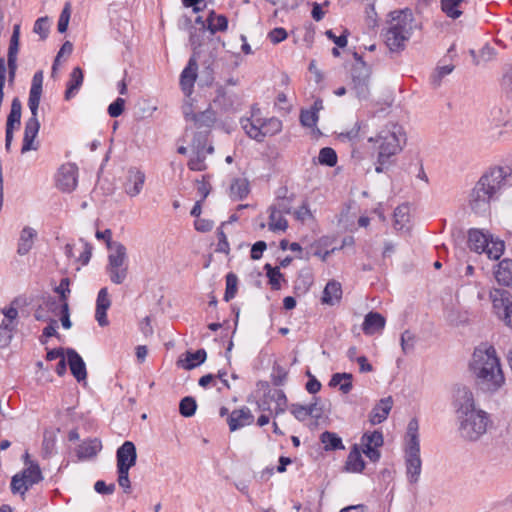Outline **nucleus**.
<instances>
[{"instance_id": "obj_6", "label": "nucleus", "mask_w": 512, "mask_h": 512, "mask_svg": "<svg viewBox=\"0 0 512 512\" xmlns=\"http://www.w3.org/2000/svg\"><path fill=\"white\" fill-rule=\"evenodd\" d=\"M106 273L113 284L120 285L125 282L128 276L127 250L122 243L115 245L108 255Z\"/></svg>"}, {"instance_id": "obj_22", "label": "nucleus", "mask_w": 512, "mask_h": 512, "mask_svg": "<svg viewBox=\"0 0 512 512\" xmlns=\"http://www.w3.org/2000/svg\"><path fill=\"white\" fill-rule=\"evenodd\" d=\"M102 449L101 441L97 438L83 441L76 449V455L79 460L92 458Z\"/></svg>"}, {"instance_id": "obj_52", "label": "nucleus", "mask_w": 512, "mask_h": 512, "mask_svg": "<svg viewBox=\"0 0 512 512\" xmlns=\"http://www.w3.org/2000/svg\"><path fill=\"white\" fill-rule=\"evenodd\" d=\"M238 278L236 274L230 272L226 275V289L224 293V300L229 302L237 293Z\"/></svg>"}, {"instance_id": "obj_35", "label": "nucleus", "mask_w": 512, "mask_h": 512, "mask_svg": "<svg viewBox=\"0 0 512 512\" xmlns=\"http://www.w3.org/2000/svg\"><path fill=\"white\" fill-rule=\"evenodd\" d=\"M265 397H269L270 401H274L276 403V407L274 409L275 416L283 414L286 411L287 397L283 390H281V389L271 390L270 389V390H268L267 393H265Z\"/></svg>"}, {"instance_id": "obj_42", "label": "nucleus", "mask_w": 512, "mask_h": 512, "mask_svg": "<svg viewBox=\"0 0 512 512\" xmlns=\"http://www.w3.org/2000/svg\"><path fill=\"white\" fill-rule=\"evenodd\" d=\"M56 436L53 431L45 430L42 441V455L44 458H50L55 454Z\"/></svg>"}, {"instance_id": "obj_49", "label": "nucleus", "mask_w": 512, "mask_h": 512, "mask_svg": "<svg viewBox=\"0 0 512 512\" xmlns=\"http://www.w3.org/2000/svg\"><path fill=\"white\" fill-rule=\"evenodd\" d=\"M264 270L266 271V275L269 279V284L271 285V288L274 290H279L281 287L280 280L283 277L279 268L273 267L271 264L267 263L264 266Z\"/></svg>"}, {"instance_id": "obj_34", "label": "nucleus", "mask_w": 512, "mask_h": 512, "mask_svg": "<svg viewBox=\"0 0 512 512\" xmlns=\"http://www.w3.org/2000/svg\"><path fill=\"white\" fill-rule=\"evenodd\" d=\"M352 374L350 373H335L332 375L329 386L336 387L339 385V389L343 394H348L352 390Z\"/></svg>"}, {"instance_id": "obj_12", "label": "nucleus", "mask_w": 512, "mask_h": 512, "mask_svg": "<svg viewBox=\"0 0 512 512\" xmlns=\"http://www.w3.org/2000/svg\"><path fill=\"white\" fill-rule=\"evenodd\" d=\"M145 173L136 167H131L127 171L126 181L124 182V191L130 197L139 195L145 183Z\"/></svg>"}, {"instance_id": "obj_33", "label": "nucleus", "mask_w": 512, "mask_h": 512, "mask_svg": "<svg viewBox=\"0 0 512 512\" xmlns=\"http://www.w3.org/2000/svg\"><path fill=\"white\" fill-rule=\"evenodd\" d=\"M207 357V353L204 349H198L194 352H186L185 359L181 360L182 367L185 370H192L197 366L201 365Z\"/></svg>"}, {"instance_id": "obj_46", "label": "nucleus", "mask_w": 512, "mask_h": 512, "mask_svg": "<svg viewBox=\"0 0 512 512\" xmlns=\"http://www.w3.org/2000/svg\"><path fill=\"white\" fill-rule=\"evenodd\" d=\"M204 146L198 147L196 153L189 159L188 168L192 171H203L206 169Z\"/></svg>"}, {"instance_id": "obj_2", "label": "nucleus", "mask_w": 512, "mask_h": 512, "mask_svg": "<svg viewBox=\"0 0 512 512\" xmlns=\"http://www.w3.org/2000/svg\"><path fill=\"white\" fill-rule=\"evenodd\" d=\"M469 369L477 386L483 391L496 392L505 383L500 359L492 345L481 343L474 349Z\"/></svg>"}, {"instance_id": "obj_9", "label": "nucleus", "mask_w": 512, "mask_h": 512, "mask_svg": "<svg viewBox=\"0 0 512 512\" xmlns=\"http://www.w3.org/2000/svg\"><path fill=\"white\" fill-rule=\"evenodd\" d=\"M78 168L75 164L62 165L57 174V187L63 192H72L77 186Z\"/></svg>"}, {"instance_id": "obj_50", "label": "nucleus", "mask_w": 512, "mask_h": 512, "mask_svg": "<svg viewBox=\"0 0 512 512\" xmlns=\"http://www.w3.org/2000/svg\"><path fill=\"white\" fill-rule=\"evenodd\" d=\"M261 122L264 138L275 135L282 130V122L278 118L271 117Z\"/></svg>"}, {"instance_id": "obj_1", "label": "nucleus", "mask_w": 512, "mask_h": 512, "mask_svg": "<svg viewBox=\"0 0 512 512\" xmlns=\"http://www.w3.org/2000/svg\"><path fill=\"white\" fill-rule=\"evenodd\" d=\"M511 186L512 167L492 166L480 176L470 190L468 205L474 213L483 214L489 210L491 202L499 199Z\"/></svg>"}, {"instance_id": "obj_5", "label": "nucleus", "mask_w": 512, "mask_h": 512, "mask_svg": "<svg viewBox=\"0 0 512 512\" xmlns=\"http://www.w3.org/2000/svg\"><path fill=\"white\" fill-rule=\"evenodd\" d=\"M459 419V432L463 439L477 441L483 436L490 422L489 415L483 410H476L462 416Z\"/></svg>"}, {"instance_id": "obj_25", "label": "nucleus", "mask_w": 512, "mask_h": 512, "mask_svg": "<svg viewBox=\"0 0 512 512\" xmlns=\"http://www.w3.org/2000/svg\"><path fill=\"white\" fill-rule=\"evenodd\" d=\"M261 119L245 118L241 120V126L245 133L252 139L258 142L264 140V133L261 125Z\"/></svg>"}, {"instance_id": "obj_21", "label": "nucleus", "mask_w": 512, "mask_h": 512, "mask_svg": "<svg viewBox=\"0 0 512 512\" xmlns=\"http://www.w3.org/2000/svg\"><path fill=\"white\" fill-rule=\"evenodd\" d=\"M385 323L386 320L380 313L369 312L364 318L362 330L366 335H373L382 331L385 327Z\"/></svg>"}, {"instance_id": "obj_16", "label": "nucleus", "mask_w": 512, "mask_h": 512, "mask_svg": "<svg viewBox=\"0 0 512 512\" xmlns=\"http://www.w3.org/2000/svg\"><path fill=\"white\" fill-rule=\"evenodd\" d=\"M183 113H184L185 119L189 120V121H193L198 128H202V127L209 128L216 121V114L210 107H208L206 110H204L202 112L194 113L191 109V106H189L184 109Z\"/></svg>"}, {"instance_id": "obj_63", "label": "nucleus", "mask_w": 512, "mask_h": 512, "mask_svg": "<svg viewBox=\"0 0 512 512\" xmlns=\"http://www.w3.org/2000/svg\"><path fill=\"white\" fill-rule=\"evenodd\" d=\"M288 37L287 31L282 27H276L272 29L269 33L267 38L270 40L273 44H279L286 40Z\"/></svg>"}, {"instance_id": "obj_41", "label": "nucleus", "mask_w": 512, "mask_h": 512, "mask_svg": "<svg viewBox=\"0 0 512 512\" xmlns=\"http://www.w3.org/2000/svg\"><path fill=\"white\" fill-rule=\"evenodd\" d=\"M419 424L416 418H413L409 421L407 426V443L405 448H420L419 441Z\"/></svg>"}, {"instance_id": "obj_13", "label": "nucleus", "mask_w": 512, "mask_h": 512, "mask_svg": "<svg viewBox=\"0 0 512 512\" xmlns=\"http://www.w3.org/2000/svg\"><path fill=\"white\" fill-rule=\"evenodd\" d=\"M254 422V415L251 410L244 406L240 409L233 410L227 417V424L230 431L239 430L245 426H249Z\"/></svg>"}, {"instance_id": "obj_60", "label": "nucleus", "mask_w": 512, "mask_h": 512, "mask_svg": "<svg viewBox=\"0 0 512 512\" xmlns=\"http://www.w3.org/2000/svg\"><path fill=\"white\" fill-rule=\"evenodd\" d=\"M290 412L299 421H304L311 416L310 408H306L305 405L301 404H291Z\"/></svg>"}, {"instance_id": "obj_17", "label": "nucleus", "mask_w": 512, "mask_h": 512, "mask_svg": "<svg viewBox=\"0 0 512 512\" xmlns=\"http://www.w3.org/2000/svg\"><path fill=\"white\" fill-rule=\"evenodd\" d=\"M111 306L108 289L103 287L99 290L96 300L95 318L101 327L107 326L109 321L107 319V310Z\"/></svg>"}, {"instance_id": "obj_62", "label": "nucleus", "mask_w": 512, "mask_h": 512, "mask_svg": "<svg viewBox=\"0 0 512 512\" xmlns=\"http://www.w3.org/2000/svg\"><path fill=\"white\" fill-rule=\"evenodd\" d=\"M124 108L125 100L123 98L118 97L108 106L107 112L110 117L116 118L123 113Z\"/></svg>"}, {"instance_id": "obj_14", "label": "nucleus", "mask_w": 512, "mask_h": 512, "mask_svg": "<svg viewBox=\"0 0 512 512\" xmlns=\"http://www.w3.org/2000/svg\"><path fill=\"white\" fill-rule=\"evenodd\" d=\"M66 356L71 374L78 382L84 381L87 378V370L83 358L73 348H66Z\"/></svg>"}, {"instance_id": "obj_39", "label": "nucleus", "mask_w": 512, "mask_h": 512, "mask_svg": "<svg viewBox=\"0 0 512 512\" xmlns=\"http://www.w3.org/2000/svg\"><path fill=\"white\" fill-rule=\"evenodd\" d=\"M20 476L23 477L30 486L39 483L43 479L40 467L36 462H29V465L22 471Z\"/></svg>"}, {"instance_id": "obj_55", "label": "nucleus", "mask_w": 512, "mask_h": 512, "mask_svg": "<svg viewBox=\"0 0 512 512\" xmlns=\"http://www.w3.org/2000/svg\"><path fill=\"white\" fill-rule=\"evenodd\" d=\"M319 120V116L315 111H312L310 109L301 110L300 112V123L304 127L312 128L316 126L317 122Z\"/></svg>"}, {"instance_id": "obj_40", "label": "nucleus", "mask_w": 512, "mask_h": 512, "mask_svg": "<svg viewBox=\"0 0 512 512\" xmlns=\"http://www.w3.org/2000/svg\"><path fill=\"white\" fill-rule=\"evenodd\" d=\"M207 28H190L189 42L193 49L194 55L199 54L200 47L204 44Z\"/></svg>"}, {"instance_id": "obj_53", "label": "nucleus", "mask_w": 512, "mask_h": 512, "mask_svg": "<svg viewBox=\"0 0 512 512\" xmlns=\"http://www.w3.org/2000/svg\"><path fill=\"white\" fill-rule=\"evenodd\" d=\"M42 92H38V87L30 88L28 106L31 111V117L38 118V108Z\"/></svg>"}, {"instance_id": "obj_58", "label": "nucleus", "mask_w": 512, "mask_h": 512, "mask_svg": "<svg viewBox=\"0 0 512 512\" xmlns=\"http://www.w3.org/2000/svg\"><path fill=\"white\" fill-rule=\"evenodd\" d=\"M454 70V65H443L436 69V73L432 76L431 82L434 87H438L441 84L442 79L449 75Z\"/></svg>"}, {"instance_id": "obj_11", "label": "nucleus", "mask_w": 512, "mask_h": 512, "mask_svg": "<svg viewBox=\"0 0 512 512\" xmlns=\"http://www.w3.org/2000/svg\"><path fill=\"white\" fill-rule=\"evenodd\" d=\"M117 469L130 470L137 461L136 446L131 441H125L116 451Z\"/></svg>"}, {"instance_id": "obj_36", "label": "nucleus", "mask_w": 512, "mask_h": 512, "mask_svg": "<svg viewBox=\"0 0 512 512\" xmlns=\"http://www.w3.org/2000/svg\"><path fill=\"white\" fill-rule=\"evenodd\" d=\"M410 221V208L408 204H401L394 210V228L403 230Z\"/></svg>"}, {"instance_id": "obj_19", "label": "nucleus", "mask_w": 512, "mask_h": 512, "mask_svg": "<svg viewBox=\"0 0 512 512\" xmlns=\"http://www.w3.org/2000/svg\"><path fill=\"white\" fill-rule=\"evenodd\" d=\"M198 64L195 57H191L187 66L184 68L180 75V85L183 92L187 95L192 93L194 83L197 78Z\"/></svg>"}, {"instance_id": "obj_29", "label": "nucleus", "mask_w": 512, "mask_h": 512, "mask_svg": "<svg viewBox=\"0 0 512 512\" xmlns=\"http://www.w3.org/2000/svg\"><path fill=\"white\" fill-rule=\"evenodd\" d=\"M496 280L505 286L512 284V259H503L495 272Z\"/></svg>"}, {"instance_id": "obj_8", "label": "nucleus", "mask_w": 512, "mask_h": 512, "mask_svg": "<svg viewBox=\"0 0 512 512\" xmlns=\"http://www.w3.org/2000/svg\"><path fill=\"white\" fill-rule=\"evenodd\" d=\"M370 75L371 68L367 65V63H360V65L352 66V90L354 91L356 97L360 100H365L369 96Z\"/></svg>"}, {"instance_id": "obj_10", "label": "nucleus", "mask_w": 512, "mask_h": 512, "mask_svg": "<svg viewBox=\"0 0 512 512\" xmlns=\"http://www.w3.org/2000/svg\"><path fill=\"white\" fill-rule=\"evenodd\" d=\"M406 475L410 483H417L421 474L420 448H405Z\"/></svg>"}, {"instance_id": "obj_26", "label": "nucleus", "mask_w": 512, "mask_h": 512, "mask_svg": "<svg viewBox=\"0 0 512 512\" xmlns=\"http://www.w3.org/2000/svg\"><path fill=\"white\" fill-rule=\"evenodd\" d=\"M341 297V284L335 280L329 281L324 288L322 302L328 305H334Z\"/></svg>"}, {"instance_id": "obj_23", "label": "nucleus", "mask_w": 512, "mask_h": 512, "mask_svg": "<svg viewBox=\"0 0 512 512\" xmlns=\"http://www.w3.org/2000/svg\"><path fill=\"white\" fill-rule=\"evenodd\" d=\"M489 239L490 235L484 234L479 229H470L468 232V246L476 253H482L487 249Z\"/></svg>"}, {"instance_id": "obj_43", "label": "nucleus", "mask_w": 512, "mask_h": 512, "mask_svg": "<svg viewBox=\"0 0 512 512\" xmlns=\"http://www.w3.org/2000/svg\"><path fill=\"white\" fill-rule=\"evenodd\" d=\"M505 250L504 241L500 239H493L490 236L488 241V247L483 252H485L489 259L498 260Z\"/></svg>"}, {"instance_id": "obj_32", "label": "nucleus", "mask_w": 512, "mask_h": 512, "mask_svg": "<svg viewBox=\"0 0 512 512\" xmlns=\"http://www.w3.org/2000/svg\"><path fill=\"white\" fill-rule=\"evenodd\" d=\"M36 237V231L31 227H25L21 231L17 253L26 255L33 246V240Z\"/></svg>"}, {"instance_id": "obj_54", "label": "nucleus", "mask_w": 512, "mask_h": 512, "mask_svg": "<svg viewBox=\"0 0 512 512\" xmlns=\"http://www.w3.org/2000/svg\"><path fill=\"white\" fill-rule=\"evenodd\" d=\"M288 377L287 370L280 366L274 365L271 373V381L274 386H282L285 384Z\"/></svg>"}, {"instance_id": "obj_56", "label": "nucleus", "mask_w": 512, "mask_h": 512, "mask_svg": "<svg viewBox=\"0 0 512 512\" xmlns=\"http://www.w3.org/2000/svg\"><path fill=\"white\" fill-rule=\"evenodd\" d=\"M292 201H293V195L290 197L286 196H277V203L270 206V208H275L279 211V213L282 214H290L292 209Z\"/></svg>"}, {"instance_id": "obj_38", "label": "nucleus", "mask_w": 512, "mask_h": 512, "mask_svg": "<svg viewBox=\"0 0 512 512\" xmlns=\"http://www.w3.org/2000/svg\"><path fill=\"white\" fill-rule=\"evenodd\" d=\"M269 223L268 227L270 231H285L288 228V222L284 218V214L279 213L275 208H269Z\"/></svg>"}, {"instance_id": "obj_4", "label": "nucleus", "mask_w": 512, "mask_h": 512, "mask_svg": "<svg viewBox=\"0 0 512 512\" xmlns=\"http://www.w3.org/2000/svg\"><path fill=\"white\" fill-rule=\"evenodd\" d=\"M390 25L385 31V44L391 52L404 50L413 31V13L409 8L390 12Z\"/></svg>"}, {"instance_id": "obj_30", "label": "nucleus", "mask_w": 512, "mask_h": 512, "mask_svg": "<svg viewBox=\"0 0 512 512\" xmlns=\"http://www.w3.org/2000/svg\"><path fill=\"white\" fill-rule=\"evenodd\" d=\"M320 441L323 444L325 451L344 450L345 446L341 437L335 432L324 431L320 435Z\"/></svg>"}, {"instance_id": "obj_15", "label": "nucleus", "mask_w": 512, "mask_h": 512, "mask_svg": "<svg viewBox=\"0 0 512 512\" xmlns=\"http://www.w3.org/2000/svg\"><path fill=\"white\" fill-rule=\"evenodd\" d=\"M455 407L458 416L476 411L473 393L467 387L458 388L455 395Z\"/></svg>"}, {"instance_id": "obj_45", "label": "nucleus", "mask_w": 512, "mask_h": 512, "mask_svg": "<svg viewBox=\"0 0 512 512\" xmlns=\"http://www.w3.org/2000/svg\"><path fill=\"white\" fill-rule=\"evenodd\" d=\"M337 154L331 147L321 148L318 155V162L321 165L334 167L337 164Z\"/></svg>"}, {"instance_id": "obj_20", "label": "nucleus", "mask_w": 512, "mask_h": 512, "mask_svg": "<svg viewBox=\"0 0 512 512\" xmlns=\"http://www.w3.org/2000/svg\"><path fill=\"white\" fill-rule=\"evenodd\" d=\"M393 401L389 396L381 399L372 409L369 420L373 425L380 424L385 421L392 409Z\"/></svg>"}, {"instance_id": "obj_28", "label": "nucleus", "mask_w": 512, "mask_h": 512, "mask_svg": "<svg viewBox=\"0 0 512 512\" xmlns=\"http://www.w3.org/2000/svg\"><path fill=\"white\" fill-rule=\"evenodd\" d=\"M249 194V182L243 178L232 180L229 188V196L232 200H243Z\"/></svg>"}, {"instance_id": "obj_24", "label": "nucleus", "mask_w": 512, "mask_h": 512, "mask_svg": "<svg viewBox=\"0 0 512 512\" xmlns=\"http://www.w3.org/2000/svg\"><path fill=\"white\" fill-rule=\"evenodd\" d=\"M83 80L84 75L82 69L80 67L73 68L72 72L70 73V78L67 82L65 100L68 101L77 94V92L83 84Z\"/></svg>"}, {"instance_id": "obj_64", "label": "nucleus", "mask_w": 512, "mask_h": 512, "mask_svg": "<svg viewBox=\"0 0 512 512\" xmlns=\"http://www.w3.org/2000/svg\"><path fill=\"white\" fill-rule=\"evenodd\" d=\"M501 86L504 92L509 97H512V64L505 69V72L502 77Z\"/></svg>"}, {"instance_id": "obj_31", "label": "nucleus", "mask_w": 512, "mask_h": 512, "mask_svg": "<svg viewBox=\"0 0 512 512\" xmlns=\"http://www.w3.org/2000/svg\"><path fill=\"white\" fill-rule=\"evenodd\" d=\"M345 467L347 471L354 473H360L364 470L365 462L361 456V453L357 445H354V447L348 454Z\"/></svg>"}, {"instance_id": "obj_7", "label": "nucleus", "mask_w": 512, "mask_h": 512, "mask_svg": "<svg viewBox=\"0 0 512 512\" xmlns=\"http://www.w3.org/2000/svg\"><path fill=\"white\" fill-rule=\"evenodd\" d=\"M490 299L496 315L506 326L512 328V295L503 288H494L490 291Z\"/></svg>"}, {"instance_id": "obj_27", "label": "nucleus", "mask_w": 512, "mask_h": 512, "mask_svg": "<svg viewBox=\"0 0 512 512\" xmlns=\"http://www.w3.org/2000/svg\"><path fill=\"white\" fill-rule=\"evenodd\" d=\"M207 29L211 35L216 32H224L228 28V19L225 15L216 14L214 10L210 11L207 19Z\"/></svg>"}, {"instance_id": "obj_44", "label": "nucleus", "mask_w": 512, "mask_h": 512, "mask_svg": "<svg viewBox=\"0 0 512 512\" xmlns=\"http://www.w3.org/2000/svg\"><path fill=\"white\" fill-rule=\"evenodd\" d=\"M464 0H441L442 11L450 18L457 19L462 15L459 6Z\"/></svg>"}, {"instance_id": "obj_3", "label": "nucleus", "mask_w": 512, "mask_h": 512, "mask_svg": "<svg viewBox=\"0 0 512 512\" xmlns=\"http://www.w3.org/2000/svg\"><path fill=\"white\" fill-rule=\"evenodd\" d=\"M405 133L397 123H388L376 136L368 139L371 143L377 144V161L375 171L383 173L394 161L392 157L402 150V142L405 143Z\"/></svg>"}, {"instance_id": "obj_37", "label": "nucleus", "mask_w": 512, "mask_h": 512, "mask_svg": "<svg viewBox=\"0 0 512 512\" xmlns=\"http://www.w3.org/2000/svg\"><path fill=\"white\" fill-rule=\"evenodd\" d=\"M22 104L19 98L15 97L11 103V110L7 117L6 128L15 129L21 124Z\"/></svg>"}, {"instance_id": "obj_51", "label": "nucleus", "mask_w": 512, "mask_h": 512, "mask_svg": "<svg viewBox=\"0 0 512 512\" xmlns=\"http://www.w3.org/2000/svg\"><path fill=\"white\" fill-rule=\"evenodd\" d=\"M470 55L473 58V62L475 65H479L481 61L487 62L494 58L495 49L489 45H485L481 50L479 55L476 54L475 50L471 49Z\"/></svg>"}, {"instance_id": "obj_57", "label": "nucleus", "mask_w": 512, "mask_h": 512, "mask_svg": "<svg viewBox=\"0 0 512 512\" xmlns=\"http://www.w3.org/2000/svg\"><path fill=\"white\" fill-rule=\"evenodd\" d=\"M401 348L404 354H408L413 351L415 344V336L409 331L405 330L401 334Z\"/></svg>"}, {"instance_id": "obj_59", "label": "nucleus", "mask_w": 512, "mask_h": 512, "mask_svg": "<svg viewBox=\"0 0 512 512\" xmlns=\"http://www.w3.org/2000/svg\"><path fill=\"white\" fill-rule=\"evenodd\" d=\"M28 482L20 476V474H16L11 479V491L12 493H21L24 494L28 490Z\"/></svg>"}, {"instance_id": "obj_48", "label": "nucleus", "mask_w": 512, "mask_h": 512, "mask_svg": "<svg viewBox=\"0 0 512 512\" xmlns=\"http://www.w3.org/2000/svg\"><path fill=\"white\" fill-rule=\"evenodd\" d=\"M361 442L363 447H381L384 443L381 431L375 430L372 433H364Z\"/></svg>"}, {"instance_id": "obj_47", "label": "nucleus", "mask_w": 512, "mask_h": 512, "mask_svg": "<svg viewBox=\"0 0 512 512\" xmlns=\"http://www.w3.org/2000/svg\"><path fill=\"white\" fill-rule=\"evenodd\" d=\"M197 409V403L194 397L186 396L179 403V413L186 418L192 417Z\"/></svg>"}, {"instance_id": "obj_18", "label": "nucleus", "mask_w": 512, "mask_h": 512, "mask_svg": "<svg viewBox=\"0 0 512 512\" xmlns=\"http://www.w3.org/2000/svg\"><path fill=\"white\" fill-rule=\"evenodd\" d=\"M40 129V122L36 117H30L25 122L23 144L21 148L22 153H26L30 150H36L37 147L33 145L35 138L38 135Z\"/></svg>"}, {"instance_id": "obj_61", "label": "nucleus", "mask_w": 512, "mask_h": 512, "mask_svg": "<svg viewBox=\"0 0 512 512\" xmlns=\"http://www.w3.org/2000/svg\"><path fill=\"white\" fill-rule=\"evenodd\" d=\"M33 31L40 35L41 39H46L49 33L48 17H40L34 24Z\"/></svg>"}]
</instances>
